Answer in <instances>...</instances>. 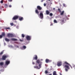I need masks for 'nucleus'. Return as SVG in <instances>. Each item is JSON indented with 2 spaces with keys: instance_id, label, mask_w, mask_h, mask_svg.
I'll list each match as a JSON object with an SVG mask.
<instances>
[{
  "instance_id": "obj_44",
  "label": "nucleus",
  "mask_w": 75,
  "mask_h": 75,
  "mask_svg": "<svg viewBox=\"0 0 75 75\" xmlns=\"http://www.w3.org/2000/svg\"><path fill=\"white\" fill-rule=\"evenodd\" d=\"M17 48H18L19 47H18V46H17Z\"/></svg>"
},
{
  "instance_id": "obj_33",
  "label": "nucleus",
  "mask_w": 75,
  "mask_h": 75,
  "mask_svg": "<svg viewBox=\"0 0 75 75\" xmlns=\"http://www.w3.org/2000/svg\"><path fill=\"white\" fill-rule=\"evenodd\" d=\"M3 38V36L2 35H0V38Z\"/></svg>"
},
{
  "instance_id": "obj_40",
  "label": "nucleus",
  "mask_w": 75,
  "mask_h": 75,
  "mask_svg": "<svg viewBox=\"0 0 75 75\" xmlns=\"http://www.w3.org/2000/svg\"><path fill=\"white\" fill-rule=\"evenodd\" d=\"M44 6H46V4L45 3H44Z\"/></svg>"
},
{
  "instance_id": "obj_22",
  "label": "nucleus",
  "mask_w": 75,
  "mask_h": 75,
  "mask_svg": "<svg viewBox=\"0 0 75 75\" xmlns=\"http://www.w3.org/2000/svg\"><path fill=\"white\" fill-rule=\"evenodd\" d=\"M37 63H38V64H39L40 63V60L39 59H38L36 61Z\"/></svg>"
},
{
  "instance_id": "obj_9",
  "label": "nucleus",
  "mask_w": 75,
  "mask_h": 75,
  "mask_svg": "<svg viewBox=\"0 0 75 75\" xmlns=\"http://www.w3.org/2000/svg\"><path fill=\"white\" fill-rule=\"evenodd\" d=\"M7 56H3L2 58V59H3V60H6V58H7Z\"/></svg>"
},
{
  "instance_id": "obj_18",
  "label": "nucleus",
  "mask_w": 75,
  "mask_h": 75,
  "mask_svg": "<svg viewBox=\"0 0 75 75\" xmlns=\"http://www.w3.org/2000/svg\"><path fill=\"white\" fill-rule=\"evenodd\" d=\"M5 40L6 41H7V42H9V41H10V40L7 38H6L5 39Z\"/></svg>"
},
{
  "instance_id": "obj_8",
  "label": "nucleus",
  "mask_w": 75,
  "mask_h": 75,
  "mask_svg": "<svg viewBox=\"0 0 75 75\" xmlns=\"http://www.w3.org/2000/svg\"><path fill=\"white\" fill-rule=\"evenodd\" d=\"M65 20V18H63V19H61L59 20L60 22V23L61 24H62V23H64V20Z\"/></svg>"
},
{
  "instance_id": "obj_26",
  "label": "nucleus",
  "mask_w": 75,
  "mask_h": 75,
  "mask_svg": "<svg viewBox=\"0 0 75 75\" xmlns=\"http://www.w3.org/2000/svg\"><path fill=\"white\" fill-rule=\"evenodd\" d=\"M4 51H2V52H1L0 53V55H2L3 54V52H4Z\"/></svg>"
},
{
  "instance_id": "obj_32",
  "label": "nucleus",
  "mask_w": 75,
  "mask_h": 75,
  "mask_svg": "<svg viewBox=\"0 0 75 75\" xmlns=\"http://www.w3.org/2000/svg\"><path fill=\"white\" fill-rule=\"evenodd\" d=\"M48 71H47L46 70L45 71V74H48Z\"/></svg>"
},
{
  "instance_id": "obj_14",
  "label": "nucleus",
  "mask_w": 75,
  "mask_h": 75,
  "mask_svg": "<svg viewBox=\"0 0 75 75\" xmlns=\"http://www.w3.org/2000/svg\"><path fill=\"white\" fill-rule=\"evenodd\" d=\"M19 20H20V21H23V20H24V18L23 17H20L19 18Z\"/></svg>"
},
{
  "instance_id": "obj_48",
  "label": "nucleus",
  "mask_w": 75,
  "mask_h": 75,
  "mask_svg": "<svg viewBox=\"0 0 75 75\" xmlns=\"http://www.w3.org/2000/svg\"><path fill=\"white\" fill-rule=\"evenodd\" d=\"M23 7V6H22V7Z\"/></svg>"
},
{
  "instance_id": "obj_36",
  "label": "nucleus",
  "mask_w": 75,
  "mask_h": 75,
  "mask_svg": "<svg viewBox=\"0 0 75 75\" xmlns=\"http://www.w3.org/2000/svg\"><path fill=\"white\" fill-rule=\"evenodd\" d=\"M32 64H33V65H34V64H35V63L34 62H32Z\"/></svg>"
},
{
  "instance_id": "obj_3",
  "label": "nucleus",
  "mask_w": 75,
  "mask_h": 75,
  "mask_svg": "<svg viewBox=\"0 0 75 75\" xmlns=\"http://www.w3.org/2000/svg\"><path fill=\"white\" fill-rule=\"evenodd\" d=\"M34 68H36L38 69H40L41 68V64H39V67L38 66H34Z\"/></svg>"
},
{
  "instance_id": "obj_37",
  "label": "nucleus",
  "mask_w": 75,
  "mask_h": 75,
  "mask_svg": "<svg viewBox=\"0 0 75 75\" xmlns=\"http://www.w3.org/2000/svg\"><path fill=\"white\" fill-rule=\"evenodd\" d=\"M1 3H3V0H2L1 1Z\"/></svg>"
},
{
  "instance_id": "obj_16",
  "label": "nucleus",
  "mask_w": 75,
  "mask_h": 75,
  "mask_svg": "<svg viewBox=\"0 0 75 75\" xmlns=\"http://www.w3.org/2000/svg\"><path fill=\"white\" fill-rule=\"evenodd\" d=\"M50 11H48V10H47L46 11V13L47 15H48L49 14H50Z\"/></svg>"
},
{
  "instance_id": "obj_30",
  "label": "nucleus",
  "mask_w": 75,
  "mask_h": 75,
  "mask_svg": "<svg viewBox=\"0 0 75 75\" xmlns=\"http://www.w3.org/2000/svg\"><path fill=\"white\" fill-rule=\"evenodd\" d=\"M5 7L6 8L7 7H8V5H7V4H5Z\"/></svg>"
},
{
  "instance_id": "obj_1",
  "label": "nucleus",
  "mask_w": 75,
  "mask_h": 75,
  "mask_svg": "<svg viewBox=\"0 0 75 75\" xmlns=\"http://www.w3.org/2000/svg\"><path fill=\"white\" fill-rule=\"evenodd\" d=\"M65 64H67V65H69L71 67V68H72V66H71L70 65V64H69L67 62H65L64 63L63 65V66H64V68H65V70L66 71H68V69H69L70 68L69 66L66 64L65 65Z\"/></svg>"
},
{
  "instance_id": "obj_10",
  "label": "nucleus",
  "mask_w": 75,
  "mask_h": 75,
  "mask_svg": "<svg viewBox=\"0 0 75 75\" xmlns=\"http://www.w3.org/2000/svg\"><path fill=\"white\" fill-rule=\"evenodd\" d=\"M33 59L34 60V59H35V60H37V59H38V57L37 56V55H34Z\"/></svg>"
},
{
  "instance_id": "obj_47",
  "label": "nucleus",
  "mask_w": 75,
  "mask_h": 75,
  "mask_svg": "<svg viewBox=\"0 0 75 75\" xmlns=\"http://www.w3.org/2000/svg\"><path fill=\"white\" fill-rule=\"evenodd\" d=\"M49 0V1H50V0Z\"/></svg>"
},
{
  "instance_id": "obj_43",
  "label": "nucleus",
  "mask_w": 75,
  "mask_h": 75,
  "mask_svg": "<svg viewBox=\"0 0 75 75\" xmlns=\"http://www.w3.org/2000/svg\"><path fill=\"white\" fill-rule=\"evenodd\" d=\"M53 10H55V8H53Z\"/></svg>"
},
{
  "instance_id": "obj_4",
  "label": "nucleus",
  "mask_w": 75,
  "mask_h": 75,
  "mask_svg": "<svg viewBox=\"0 0 75 75\" xmlns=\"http://www.w3.org/2000/svg\"><path fill=\"white\" fill-rule=\"evenodd\" d=\"M26 39L28 41H30L31 39V36H30L27 35L26 37Z\"/></svg>"
},
{
  "instance_id": "obj_45",
  "label": "nucleus",
  "mask_w": 75,
  "mask_h": 75,
  "mask_svg": "<svg viewBox=\"0 0 75 75\" xmlns=\"http://www.w3.org/2000/svg\"><path fill=\"white\" fill-rule=\"evenodd\" d=\"M49 75H52V74H50Z\"/></svg>"
},
{
  "instance_id": "obj_20",
  "label": "nucleus",
  "mask_w": 75,
  "mask_h": 75,
  "mask_svg": "<svg viewBox=\"0 0 75 75\" xmlns=\"http://www.w3.org/2000/svg\"><path fill=\"white\" fill-rule=\"evenodd\" d=\"M64 11H63L60 13V15H61L62 16V15L64 14Z\"/></svg>"
},
{
  "instance_id": "obj_46",
  "label": "nucleus",
  "mask_w": 75,
  "mask_h": 75,
  "mask_svg": "<svg viewBox=\"0 0 75 75\" xmlns=\"http://www.w3.org/2000/svg\"><path fill=\"white\" fill-rule=\"evenodd\" d=\"M35 65H37V64L36 63V64H35Z\"/></svg>"
},
{
  "instance_id": "obj_34",
  "label": "nucleus",
  "mask_w": 75,
  "mask_h": 75,
  "mask_svg": "<svg viewBox=\"0 0 75 75\" xmlns=\"http://www.w3.org/2000/svg\"><path fill=\"white\" fill-rule=\"evenodd\" d=\"M63 6L64 7H66L65 6V4H63Z\"/></svg>"
},
{
  "instance_id": "obj_38",
  "label": "nucleus",
  "mask_w": 75,
  "mask_h": 75,
  "mask_svg": "<svg viewBox=\"0 0 75 75\" xmlns=\"http://www.w3.org/2000/svg\"><path fill=\"white\" fill-rule=\"evenodd\" d=\"M9 1L11 2V1H12L13 0H8Z\"/></svg>"
},
{
  "instance_id": "obj_23",
  "label": "nucleus",
  "mask_w": 75,
  "mask_h": 75,
  "mask_svg": "<svg viewBox=\"0 0 75 75\" xmlns=\"http://www.w3.org/2000/svg\"><path fill=\"white\" fill-rule=\"evenodd\" d=\"M2 36H5V33H2Z\"/></svg>"
},
{
  "instance_id": "obj_41",
  "label": "nucleus",
  "mask_w": 75,
  "mask_h": 75,
  "mask_svg": "<svg viewBox=\"0 0 75 75\" xmlns=\"http://www.w3.org/2000/svg\"><path fill=\"white\" fill-rule=\"evenodd\" d=\"M9 7L11 8V7L12 6H11V5H9Z\"/></svg>"
},
{
  "instance_id": "obj_25",
  "label": "nucleus",
  "mask_w": 75,
  "mask_h": 75,
  "mask_svg": "<svg viewBox=\"0 0 75 75\" xmlns=\"http://www.w3.org/2000/svg\"><path fill=\"white\" fill-rule=\"evenodd\" d=\"M58 11H59V13H61V9L59 8H58Z\"/></svg>"
},
{
  "instance_id": "obj_24",
  "label": "nucleus",
  "mask_w": 75,
  "mask_h": 75,
  "mask_svg": "<svg viewBox=\"0 0 75 75\" xmlns=\"http://www.w3.org/2000/svg\"><path fill=\"white\" fill-rule=\"evenodd\" d=\"M22 37L23 38H24L25 37V35L24 34H22Z\"/></svg>"
},
{
  "instance_id": "obj_27",
  "label": "nucleus",
  "mask_w": 75,
  "mask_h": 75,
  "mask_svg": "<svg viewBox=\"0 0 75 75\" xmlns=\"http://www.w3.org/2000/svg\"><path fill=\"white\" fill-rule=\"evenodd\" d=\"M50 16H53V14L52 13H50Z\"/></svg>"
},
{
  "instance_id": "obj_29",
  "label": "nucleus",
  "mask_w": 75,
  "mask_h": 75,
  "mask_svg": "<svg viewBox=\"0 0 75 75\" xmlns=\"http://www.w3.org/2000/svg\"><path fill=\"white\" fill-rule=\"evenodd\" d=\"M5 29H7V30H10V27L6 28Z\"/></svg>"
},
{
  "instance_id": "obj_15",
  "label": "nucleus",
  "mask_w": 75,
  "mask_h": 75,
  "mask_svg": "<svg viewBox=\"0 0 75 75\" xmlns=\"http://www.w3.org/2000/svg\"><path fill=\"white\" fill-rule=\"evenodd\" d=\"M11 41H17V39H15V38H11Z\"/></svg>"
},
{
  "instance_id": "obj_7",
  "label": "nucleus",
  "mask_w": 75,
  "mask_h": 75,
  "mask_svg": "<svg viewBox=\"0 0 75 75\" xmlns=\"http://www.w3.org/2000/svg\"><path fill=\"white\" fill-rule=\"evenodd\" d=\"M57 65L58 67H60L62 65V62H59L57 63Z\"/></svg>"
},
{
  "instance_id": "obj_19",
  "label": "nucleus",
  "mask_w": 75,
  "mask_h": 75,
  "mask_svg": "<svg viewBox=\"0 0 75 75\" xmlns=\"http://www.w3.org/2000/svg\"><path fill=\"white\" fill-rule=\"evenodd\" d=\"M53 75H57V73L55 71H54L53 72Z\"/></svg>"
},
{
  "instance_id": "obj_11",
  "label": "nucleus",
  "mask_w": 75,
  "mask_h": 75,
  "mask_svg": "<svg viewBox=\"0 0 75 75\" xmlns=\"http://www.w3.org/2000/svg\"><path fill=\"white\" fill-rule=\"evenodd\" d=\"M26 48H27L26 46H23V47H21V50H25V49H26Z\"/></svg>"
},
{
  "instance_id": "obj_12",
  "label": "nucleus",
  "mask_w": 75,
  "mask_h": 75,
  "mask_svg": "<svg viewBox=\"0 0 75 75\" xmlns=\"http://www.w3.org/2000/svg\"><path fill=\"white\" fill-rule=\"evenodd\" d=\"M45 62L46 63H48V62H51V60L47 59H46Z\"/></svg>"
},
{
  "instance_id": "obj_5",
  "label": "nucleus",
  "mask_w": 75,
  "mask_h": 75,
  "mask_svg": "<svg viewBox=\"0 0 75 75\" xmlns=\"http://www.w3.org/2000/svg\"><path fill=\"white\" fill-rule=\"evenodd\" d=\"M18 18V16H15L12 18V20H17Z\"/></svg>"
},
{
  "instance_id": "obj_21",
  "label": "nucleus",
  "mask_w": 75,
  "mask_h": 75,
  "mask_svg": "<svg viewBox=\"0 0 75 75\" xmlns=\"http://www.w3.org/2000/svg\"><path fill=\"white\" fill-rule=\"evenodd\" d=\"M4 65V63L3 62H1L0 63V65H1V66H3Z\"/></svg>"
},
{
  "instance_id": "obj_35",
  "label": "nucleus",
  "mask_w": 75,
  "mask_h": 75,
  "mask_svg": "<svg viewBox=\"0 0 75 75\" xmlns=\"http://www.w3.org/2000/svg\"><path fill=\"white\" fill-rule=\"evenodd\" d=\"M19 40L20 41H21V42H23V40L21 39H20Z\"/></svg>"
},
{
  "instance_id": "obj_28",
  "label": "nucleus",
  "mask_w": 75,
  "mask_h": 75,
  "mask_svg": "<svg viewBox=\"0 0 75 75\" xmlns=\"http://www.w3.org/2000/svg\"><path fill=\"white\" fill-rule=\"evenodd\" d=\"M10 25L11 26H13L14 25V24H13V23H10Z\"/></svg>"
},
{
  "instance_id": "obj_2",
  "label": "nucleus",
  "mask_w": 75,
  "mask_h": 75,
  "mask_svg": "<svg viewBox=\"0 0 75 75\" xmlns=\"http://www.w3.org/2000/svg\"><path fill=\"white\" fill-rule=\"evenodd\" d=\"M37 8L38 9H36L35 11V13L36 14H37L38 15H39V12L38 10H41L42 9V8L40 6H37Z\"/></svg>"
},
{
  "instance_id": "obj_17",
  "label": "nucleus",
  "mask_w": 75,
  "mask_h": 75,
  "mask_svg": "<svg viewBox=\"0 0 75 75\" xmlns=\"http://www.w3.org/2000/svg\"><path fill=\"white\" fill-rule=\"evenodd\" d=\"M10 64V61H6V65H8Z\"/></svg>"
},
{
  "instance_id": "obj_13",
  "label": "nucleus",
  "mask_w": 75,
  "mask_h": 75,
  "mask_svg": "<svg viewBox=\"0 0 75 75\" xmlns=\"http://www.w3.org/2000/svg\"><path fill=\"white\" fill-rule=\"evenodd\" d=\"M40 16L41 18H43V13H42L41 12L40 13Z\"/></svg>"
},
{
  "instance_id": "obj_31",
  "label": "nucleus",
  "mask_w": 75,
  "mask_h": 75,
  "mask_svg": "<svg viewBox=\"0 0 75 75\" xmlns=\"http://www.w3.org/2000/svg\"><path fill=\"white\" fill-rule=\"evenodd\" d=\"M54 23H57V21L56 20H54Z\"/></svg>"
},
{
  "instance_id": "obj_6",
  "label": "nucleus",
  "mask_w": 75,
  "mask_h": 75,
  "mask_svg": "<svg viewBox=\"0 0 75 75\" xmlns=\"http://www.w3.org/2000/svg\"><path fill=\"white\" fill-rule=\"evenodd\" d=\"M7 36L8 37H14L13 35L11 33L8 34Z\"/></svg>"
},
{
  "instance_id": "obj_39",
  "label": "nucleus",
  "mask_w": 75,
  "mask_h": 75,
  "mask_svg": "<svg viewBox=\"0 0 75 75\" xmlns=\"http://www.w3.org/2000/svg\"><path fill=\"white\" fill-rule=\"evenodd\" d=\"M44 0H41V2H43V1H44Z\"/></svg>"
},
{
  "instance_id": "obj_42",
  "label": "nucleus",
  "mask_w": 75,
  "mask_h": 75,
  "mask_svg": "<svg viewBox=\"0 0 75 75\" xmlns=\"http://www.w3.org/2000/svg\"><path fill=\"white\" fill-rule=\"evenodd\" d=\"M53 25V24L52 23H51L50 24V26H51V25Z\"/></svg>"
}]
</instances>
